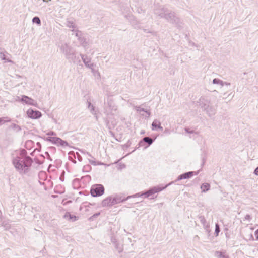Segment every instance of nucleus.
I'll list each match as a JSON object with an SVG mask.
<instances>
[{
  "label": "nucleus",
  "instance_id": "obj_14",
  "mask_svg": "<svg viewBox=\"0 0 258 258\" xmlns=\"http://www.w3.org/2000/svg\"><path fill=\"white\" fill-rule=\"evenodd\" d=\"M44 1H48L49 0H43Z\"/></svg>",
  "mask_w": 258,
  "mask_h": 258
},
{
  "label": "nucleus",
  "instance_id": "obj_4",
  "mask_svg": "<svg viewBox=\"0 0 258 258\" xmlns=\"http://www.w3.org/2000/svg\"><path fill=\"white\" fill-rule=\"evenodd\" d=\"M22 101L25 102L27 104L30 105H34V100L31 98H29L26 96H22L21 99Z\"/></svg>",
  "mask_w": 258,
  "mask_h": 258
},
{
  "label": "nucleus",
  "instance_id": "obj_9",
  "mask_svg": "<svg viewBox=\"0 0 258 258\" xmlns=\"http://www.w3.org/2000/svg\"><path fill=\"white\" fill-rule=\"evenodd\" d=\"M33 23H36L38 24H39L40 23V20L38 17H36L33 19Z\"/></svg>",
  "mask_w": 258,
  "mask_h": 258
},
{
  "label": "nucleus",
  "instance_id": "obj_1",
  "mask_svg": "<svg viewBox=\"0 0 258 258\" xmlns=\"http://www.w3.org/2000/svg\"><path fill=\"white\" fill-rule=\"evenodd\" d=\"M104 192V188L101 184H95L92 186L90 193L93 197L102 196Z\"/></svg>",
  "mask_w": 258,
  "mask_h": 258
},
{
  "label": "nucleus",
  "instance_id": "obj_11",
  "mask_svg": "<svg viewBox=\"0 0 258 258\" xmlns=\"http://www.w3.org/2000/svg\"><path fill=\"white\" fill-rule=\"evenodd\" d=\"M57 141L58 142V143H60L62 145L66 143L64 141H63L62 140L59 138L57 139Z\"/></svg>",
  "mask_w": 258,
  "mask_h": 258
},
{
  "label": "nucleus",
  "instance_id": "obj_7",
  "mask_svg": "<svg viewBox=\"0 0 258 258\" xmlns=\"http://www.w3.org/2000/svg\"><path fill=\"white\" fill-rule=\"evenodd\" d=\"M143 140L146 142H147L149 145L151 144L152 143V139L149 138V137H145L144 139H143Z\"/></svg>",
  "mask_w": 258,
  "mask_h": 258
},
{
  "label": "nucleus",
  "instance_id": "obj_12",
  "mask_svg": "<svg viewBox=\"0 0 258 258\" xmlns=\"http://www.w3.org/2000/svg\"><path fill=\"white\" fill-rule=\"evenodd\" d=\"M256 239L258 240V230H256L254 233Z\"/></svg>",
  "mask_w": 258,
  "mask_h": 258
},
{
  "label": "nucleus",
  "instance_id": "obj_8",
  "mask_svg": "<svg viewBox=\"0 0 258 258\" xmlns=\"http://www.w3.org/2000/svg\"><path fill=\"white\" fill-rule=\"evenodd\" d=\"M190 174H191L190 173H187L181 175L180 176V179H183V178L185 179V178H188L189 177V175H190Z\"/></svg>",
  "mask_w": 258,
  "mask_h": 258
},
{
  "label": "nucleus",
  "instance_id": "obj_2",
  "mask_svg": "<svg viewBox=\"0 0 258 258\" xmlns=\"http://www.w3.org/2000/svg\"><path fill=\"white\" fill-rule=\"evenodd\" d=\"M27 114L29 118L33 119H38L42 116V114L40 111L34 110L31 108L28 109Z\"/></svg>",
  "mask_w": 258,
  "mask_h": 258
},
{
  "label": "nucleus",
  "instance_id": "obj_10",
  "mask_svg": "<svg viewBox=\"0 0 258 258\" xmlns=\"http://www.w3.org/2000/svg\"><path fill=\"white\" fill-rule=\"evenodd\" d=\"M220 232V228L219 225L217 224L216 225V229H215V232L216 233V236H218L219 232Z\"/></svg>",
  "mask_w": 258,
  "mask_h": 258
},
{
  "label": "nucleus",
  "instance_id": "obj_6",
  "mask_svg": "<svg viewBox=\"0 0 258 258\" xmlns=\"http://www.w3.org/2000/svg\"><path fill=\"white\" fill-rule=\"evenodd\" d=\"M153 129H157L160 127V124L158 121H154L152 123Z\"/></svg>",
  "mask_w": 258,
  "mask_h": 258
},
{
  "label": "nucleus",
  "instance_id": "obj_5",
  "mask_svg": "<svg viewBox=\"0 0 258 258\" xmlns=\"http://www.w3.org/2000/svg\"><path fill=\"white\" fill-rule=\"evenodd\" d=\"M210 188V184L207 183H203L201 186V188L203 192H205L208 191Z\"/></svg>",
  "mask_w": 258,
  "mask_h": 258
},
{
  "label": "nucleus",
  "instance_id": "obj_3",
  "mask_svg": "<svg viewBox=\"0 0 258 258\" xmlns=\"http://www.w3.org/2000/svg\"><path fill=\"white\" fill-rule=\"evenodd\" d=\"M162 190V188L160 187H154L150 190H148L146 192L143 194V196H144L145 197H148L150 196L151 195L157 193Z\"/></svg>",
  "mask_w": 258,
  "mask_h": 258
},
{
  "label": "nucleus",
  "instance_id": "obj_13",
  "mask_svg": "<svg viewBox=\"0 0 258 258\" xmlns=\"http://www.w3.org/2000/svg\"><path fill=\"white\" fill-rule=\"evenodd\" d=\"M254 173L256 175H258V167L255 170Z\"/></svg>",
  "mask_w": 258,
  "mask_h": 258
}]
</instances>
